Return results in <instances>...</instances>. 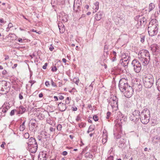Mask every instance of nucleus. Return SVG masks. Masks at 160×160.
Here are the masks:
<instances>
[{
	"instance_id": "obj_19",
	"label": "nucleus",
	"mask_w": 160,
	"mask_h": 160,
	"mask_svg": "<svg viewBox=\"0 0 160 160\" xmlns=\"http://www.w3.org/2000/svg\"><path fill=\"white\" fill-rule=\"evenodd\" d=\"M102 12H98L96 14L95 17V19L97 21L99 20L102 17L103 15Z\"/></svg>"
},
{
	"instance_id": "obj_59",
	"label": "nucleus",
	"mask_w": 160,
	"mask_h": 160,
	"mask_svg": "<svg viewBox=\"0 0 160 160\" xmlns=\"http://www.w3.org/2000/svg\"><path fill=\"white\" fill-rule=\"evenodd\" d=\"M50 131L52 132L54 131L55 129L52 127H51L50 128Z\"/></svg>"
},
{
	"instance_id": "obj_55",
	"label": "nucleus",
	"mask_w": 160,
	"mask_h": 160,
	"mask_svg": "<svg viewBox=\"0 0 160 160\" xmlns=\"http://www.w3.org/2000/svg\"><path fill=\"white\" fill-rule=\"evenodd\" d=\"M7 73V72L6 70H4L2 72V73L3 75H5Z\"/></svg>"
},
{
	"instance_id": "obj_35",
	"label": "nucleus",
	"mask_w": 160,
	"mask_h": 160,
	"mask_svg": "<svg viewBox=\"0 0 160 160\" xmlns=\"http://www.w3.org/2000/svg\"><path fill=\"white\" fill-rule=\"evenodd\" d=\"M47 122L48 123H49V124L52 125L53 124H54L53 121L50 120V119H48L47 120Z\"/></svg>"
},
{
	"instance_id": "obj_30",
	"label": "nucleus",
	"mask_w": 160,
	"mask_h": 160,
	"mask_svg": "<svg viewBox=\"0 0 160 160\" xmlns=\"http://www.w3.org/2000/svg\"><path fill=\"white\" fill-rule=\"evenodd\" d=\"M93 88H91L90 87L88 86V88H86L85 89V91L86 92H91Z\"/></svg>"
},
{
	"instance_id": "obj_18",
	"label": "nucleus",
	"mask_w": 160,
	"mask_h": 160,
	"mask_svg": "<svg viewBox=\"0 0 160 160\" xmlns=\"http://www.w3.org/2000/svg\"><path fill=\"white\" fill-rule=\"evenodd\" d=\"M58 106L59 107V108H60V110L62 111H65L68 107L67 105L66 106L65 104L61 102L59 103L58 104Z\"/></svg>"
},
{
	"instance_id": "obj_14",
	"label": "nucleus",
	"mask_w": 160,
	"mask_h": 160,
	"mask_svg": "<svg viewBox=\"0 0 160 160\" xmlns=\"http://www.w3.org/2000/svg\"><path fill=\"white\" fill-rule=\"evenodd\" d=\"M38 149V145L36 144L35 145H32L28 146V149L29 151L32 153H34L36 152Z\"/></svg>"
},
{
	"instance_id": "obj_49",
	"label": "nucleus",
	"mask_w": 160,
	"mask_h": 160,
	"mask_svg": "<svg viewBox=\"0 0 160 160\" xmlns=\"http://www.w3.org/2000/svg\"><path fill=\"white\" fill-rule=\"evenodd\" d=\"M72 109L73 111H76L78 108L76 107H72Z\"/></svg>"
},
{
	"instance_id": "obj_13",
	"label": "nucleus",
	"mask_w": 160,
	"mask_h": 160,
	"mask_svg": "<svg viewBox=\"0 0 160 160\" xmlns=\"http://www.w3.org/2000/svg\"><path fill=\"white\" fill-rule=\"evenodd\" d=\"M49 137V135L45 131H42L41 133V138H40L39 141L44 142L47 140Z\"/></svg>"
},
{
	"instance_id": "obj_47",
	"label": "nucleus",
	"mask_w": 160,
	"mask_h": 160,
	"mask_svg": "<svg viewBox=\"0 0 160 160\" xmlns=\"http://www.w3.org/2000/svg\"><path fill=\"white\" fill-rule=\"evenodd\" d=\"M54 49V47L52 46V44H51L50 45V47L49 48V50L51 51H52Z\"/></svg>"
},
{
	"instance_id": "obj_33",
	"label": "nucleus",
	"mask_w": 160,
	"mask_h": 160,
	"mask_svg": "<svg viewBox=\"0 0 160 160\" xmlns=\"http://www.w3.org/2000/svg\"><path fill=\"white\" fill-rule=\"evenodd\" d=\"M132 158L131 157L126 156V155H125L123 158V160H132Z\"/></svg>"
},
{
	"instance_id": "obj_58",
	"label": "nucleus",
	"mask_w": 160,
	"mask_h": 160,
	"mask_svg": "<svg viewBox=\"0 0 160 160\" xmlns=\"http://www.w3.org/2000/svg\"><path fill=\"white\" fill-rule=\"evenodd\" d=\"M45 85L46 86H48L49 85V82L48 81H46L45 82Z\"/></svg>"
},
{
	"instance_id": "obj_1",
	"label": "nucleus",
	"mask_w": 160,
	"mask_h": 160,
	"mask_svg": "<svg viewBox=\"0 0 160 160\" xmlns=\"http://www.w3.org/2000/svg\"><path fill=\"white\" fill-rule=\"evenodd\" d=\"M118 87L121 91L123 92L127 98L131 97L133 93L132 87L129 85L127 79L122 78L119 81Z\"/></svg>"
},
{
	"instance_id": "obj_50",
	"label": "nucleus",
	"mask_w": 160,
	"mask_h": 160,
	"mask_svg": "<svg viewBox=\"0 0 160 160\" xmlns=\"http://www.w3.org/2000/svg\"><path fill=\"white\" fill-rule=\"evenodd\" d=\"M51 84L52 85L53 87H56V84L52 80L51 81Z\"/></svg>"
},
{
	"instance_id": "obj_37",
	"label": "nucleus",
	"mask_w": 160,
	"mask_h": 160,
	"mask_svg": "<svg viewBox=\"0 0 160 160\" xmlns=\"http://www.w3.org/2000/svg\"><path fill=\"white\" fill-rule=\"evenodd\" d=\"M62 128V126L61 124H59L57 126V129L58 131H61Z\"/></svg>"
},
{
	"instance_id": "obj_54",
	"label": "nucleus",
	"mask_w": 160,
	"mask_h": 160,
	"mask_svg": "<svg viewBox=\"0 0 160 160\" xmlns=\"http://www.w3.org/2000/svg\"><path fill=\"white\" fill-rule=\"evenodd\" d=\"M8 27L11 28L13 27V25L12 23L10 22L8 26Z\"/></svg>"
},
{
	"instance_id": "obj_26",
	"label": "nucleus",
	"mask_w": 160,
	"mask_h": 160,
	"mask_svg": "<svg viewBox=\"0 0 160 160\" xmlns=\"http://www.w3.org/2000/svg\"><path fill=\"white\" fill-rule=\"evenodd\" d=\"M156 85L157 86V88L160 91V78H159L156 81Z\"/></svg>"
},
{
	"instance_id": "obj_45",
	"label": "nucleus",
	"mask_w": 160,
	"mask_h": 160,
	"mask_svg": "<svg viewBox=\"0 0 160 160\" xmlns=\"http://www.w3.org/2000/svg\"><path fill=\"white\" fill-rule=\"evenodd\" d=\"M81 117L79 115H78L77 117V118H76V120L77 121H78L80 120H81Z\"/></svg>"
},
{
	"instance_id": "obj_46",
	"label": "nucleus",
	"mask_w": 160,
	"mask_h": 160,
	"mask_svg": "<svg viewBox=\"0 0 160 160\" xmlns=\"http://www.w3.org/2000/svg\"><path fill=\"white\" fill-rule=\"evenodd\" d=\"M57 70V68L56 66H54L52 68V71L53 72H56Z\"/></svg>"
},
{
	"instance_id": "obj_61",
	"label": "nucleus",
	"mask_w": 160,
	"mask_h": 160,
	"mask_svg": "<svg viewBox=\"0 0 160 160\" xmlns=\"http://www.w3.org/2000/svg\"><path fill=\"white\" fill-rule=\"evenodd\" d=\"M94 82V81L92 82L91 83V84L89 86L91 88H93V83Z\"/></svg>"
},
{
	"instance_id": "obj_29",
	"label": "nucleus",
	"mask_w": 160,
	"mask_h": 160,
	"mask_svg": "<svg viewBox=\"0 0 160 160\" xmlns=\"http://www.w3.org/2000/svg\"><path fill=\"white\" fill-rule=\"evenodd\" d=\"M79 80L78 78H74L73 79V82L78 85L79 83Z\"/></svg>"
},
{
	"instance_id": "obj_16",
	"label": "nucleus",
	"mask_w": 160,
	"mask_h": 160,
	"mask_svg": "<svg viewBox=\"0 0 160 160\" xmlns=\"http://www.w3.org/2000/svg\"><path fill=\"white\" fill-rule=\"evenodd\" d=\"M47 154L44 152H42L38 156V160H46L47 158Z\"/></svg>"
},
{
	"instance_id": "obj_11",
	"label": "nucleus",
	"mask_w": 160,
	"mask_h": 160,
	"mask_svg": "<svg viewBox=\"0 0 160 160\" xmlns=\"http://www.w3.org/2000/svg\"><path fill=\"white\" fill-rule=\"evenodd\" d=\"M82 2L80 0H75L73 4V10L75 12H77L78 10H80V7Z\"/></svg>"
},
{
	"instance_id": "obj_12",
	"label": "nucleus",
	"mask_w": 160,
	"mask_h": 160,
	"mask_svg": "<svg viewBox=\"0 0 160 160\" xmlns=\"http://www.w3.org/2000/svg\"><path fill=\"white\" fill-rule=\"evenodd\" d=\"M10 108L9 103H4L2 105L0 109L2 110V112H1V115L3 117L5 116V113H6L8 110Z\"/></svg>"
},
{
	"instance_id": "obj_22",
	"label": "nucleus",
	"mask_w": 160,
	"mask_h": 160,
	"mask_svg": "<svg viewBox=\"0 0 160 160\" xmlns=\"http://www.w3.org/2000/svg\"><path fill=\"white\" fill-rule=\"evenodd\" d=\"M18 109L19 113V114H22L23 113H24L26 111L25 108L22 106H20L19 107Z\"/></svg>"
},
{
	"instance_id": "obj_15",
	"label": "nucleus",
	"mask_w": 160,
	"mask_h": 160,
	"mask_svg": "<svg viewBox=\"0 0 160 160\" xmlns=\"http://www.w3.org/2000/svg\"><path fill=\"white\" fill-rule=\"evenodd\" d=\"M28 142H27L28 146L32 145L35 144L38 145L37 143L36 142V140L35 138L33 137H31L28 139Z\"/></svg>"
},
{
	"instance_id": "obj_60",
	"label": "nucleus",
	"mask_w": 160,
	"mask_h": 160,
	"mask_svg": "<svg viewBox=\"0 0 160 160\" xmlns=\"http://www.w3.org/2000/svg\"><path fill=\"white\" fill-rule=\"evenodd\" d=\"M99 3L98 2H96L95 3H94V5L95 6H99Z\"/></svg>"
},
{
	"instance_id": "obj_4",
	"label": "nucleus",
	"mask_w": 160,
	"mask_h": 160,
	"mask_svg": "<svg viewBox=\"0 0 160 160\" xmlns=\"http://www.w3.org/2000/svg\"><path fill=\"white\" fill-rule=\"evenodd\" d=\"M139 116L141 122L146 124L149 122L150 118V111L147 109H145L142 111Z\"/></svg>"
},
{
	"instance_id": "obj_7",
	"label": "nucleus",
	"mask_w": 160,
	"mask_h": 160,
	"mask_svg": "<svg viewBox=\"0 0 160 160\" xmlns=\"http://www.w3.org/2000/svg\"><path fill=\"white\" fill-rule=\"evenodd\" d=\"M9 90L8 87V83L5 81H0V93L5 94L7 93Z\"/></svg>"
},
{
	"instance_id": "obj_56",
	"label": "nucleus",
	"mask_w": 160,
	"mask_h": 160,
	"mask_svg": "<svg viewBox=\"0 0 160 160\" xmlns=\"http://www.w3.org/2000/svg\"><path fill=\"white\" fill-rule=\"evenodd\" d=\"M68 154V152L67 151H64L62 152V154L64 156Z\"/></svg>"
},
{
	"instance_id": "obj_20",
	"label": "nucleus",
	"mask_w": 160,
	"mask_h": 160,
	"mask_svg": "<svg viewBox=\"0 0 160 160\" xmlns=\"http://www.w3.org/2000/svg\"><path fill=\"white\" fill-rule=\"evenodd\" d=\"M150 48L153 52H155L158 49V47L156 44H152L150 46Z\"/></svg>"
},
{
	"instance_id": "obj_17",
	"label": "nucleus",
	"mask_w": 160,
	"mask_h": 160,
	"mask_svg": "<svg viewBox=\"0 0 160 160\" xmlns=\"http://www.w3.org/2000/svg\"><path fill=\"white\" fill-rule=\"evenodd\" d=\"M103 133L102 143L103 144H104L107 140L108 135L106 130H104L103 131Z\"/></svg>"
},
{
	"instance_id": "obj_62",
	"label": "nucleus",
	"mask_w": 160,
	"mask_h": 160,
	"mask_svg": "<svg viewBox=\"0 0 160 160\" xmlns=\"http://www.w3.org/2000/svg\"><path fill=\"white\" fill-rule=\"evenodd\" d=\"M59 98L60 100H62L64 98V97L62 95H60L59 97Z\"/></svg>"
},
{
	"instance_id": "obj_3",
	"label": "nucleus",
	"mask_w": 160,
	"mask_h": 160,
	"mask_svg": "<svg viewBox=\"0 0 160 160\" xmlns=\"http://www.w3.org/2000/svg\"><path fill=\"white\" fill-rule=\"evenodd\" d=\"M138 58L143 65L147 66L149 62L150 54L147 50H142L138 53Z\"/></svg>"
},
{
	"instance_id": "obj_52",
	"label": "nucleus",
	"mask_w": 160,
	"mask_h": 160,
	"mask_svg": "<svg viewBox=\"0 0 160 160\" xmlns=\"http://www.w3.org/2000/svg\"><path fill=\"white\" fill-rule=\"evenodd\" d=\"M5 144H6V143H5V142H2V144L1 145V148H4V145H5Z\"/></svg>"
},
{
	"instance_id": "obj_40",
	"label": "nucleus",
	"mask_w": 160,
	"mask_h": 160,
	"mask_svg": "<svg viewBox=\"0 0 160 160\" xmlns=\"http://www.w3.org/2000/svg\"><path fill=\"white\" fill-rule=\"evenodd\" d=\"M93 118L95 121H97L98 120V117L97 115H94L93 116Z\"/></svg>"
},
{
	"instance_id": "obj_53",
	"label": "nucleus",
	"mask_w": 160,
	"mask_h": 160,
	"mask_svg": "<svg viewBox=\"0 0 160 160\" xmlns=\"http://www.w3.org/2000/svg\"><path fill=\"white\" fill-rule=\"evenodd\" d=\"M130 59H126L124 60V61H123L125 63H127L128 64V62H129V60Z\"/></svg>"
},
{
	"instance_id": "obj_36",
	"label": "nucleus",
	"mask_w": 160,
	"mask_h": 160,
	"mask_svg": "<svg viewBox=\"0 0 160 160\" xmlns=\"http://www.w3.org/2000/svg\"><path fill=\"white\" fill-rule=\"evenodd\" d=\"M23 136L25 139H28L29 137V135L28 133H25Z\"/></svg>"
},
{
	"instance_id": "obj_57",
	"label": "nucleus",
	"mask_w": 160,
	"mask_h": 160,
	"mask_svg": "<svg viewBox=\"0 0 160 160\" xmlns=\"http://www.w3.org/2000/svg\"><path fill=\"white\" fill-rule=\"evenodd\" d=\"M6 22V21H5V22H4L3 18H2L0 19V22L2 23L4 22L5 23Z\"/></svg>"
},
{
	"instance_id": "obj_10",
	"label": "nucleus",
	"mask_w": 160,
	"mask_h": 160,
	"mask_svg": "<svg viewBox=\"0 0 160 160\" xmlns=\"http://www.w3.org/2000/svg\"><path fill=\"white\" fill-rule=\"evenodd\" d=\"M138 19V22L137 24L139 25H144L146 23V19L144 17H142L140 16H139L138 17H136L135 18V20H136V19Z\"/></svg>"
},
{
	"instance_id": "obj_2",
	"label": "nucleus",
	"mask_w": 160,
	"mask_h": 160,
	"mask_svg": "<svg viewBox=\"0 0 160 160\" xmlns=\"http://www.w3.org/2000/svg\"><path fill=\"white\" fill-rule=\"evenodd\" d=\"M159 27L158 21L156 19H152L150 22L148 27L149 35L152 37L156 35L158 32Z\"/></svg>"
},
{
	"instance_id": "obj_27",
	"label": "nucleus",
	"mask_w": 160,
	"mask_h": 160,
	"mask_svg": "<svg viewBox=\"0 0 160 160\" xmlns=\"http://www.w3.org/2000/svg\"><path fill=\"white\" fill-rule=\"evenodd\" d=\"M85 157L86 158H92L93 155L90 152H88L85 153L84 155Z\"/></svg>"
},
{
	"instance_id": "obj_64",
	"label": "nucleus",
	"mask_w": 160,
	"mask_h": 160,
	"mask_svg": "<svg viewBox=\"0 0 160 160\" xmlns=\"http://www.w3.org/2000/svg\"><path fill=\"white\" fill-rule=\"evenodd\" d=\"M108 46L106 45L104 46V50H108Z\"/></svg>"
},
{
	"instance_id": "obj_31",
	"label": "nucleus",
	"mask_w": 160,
	"mask_h": 160,
	"mask_svg": "<svg viewBox=\"0 0 160 160\" xmlns=\"http://www.w3.org/2000/svg\"><path fill=\"white\" fill-rule=\"evenodd\" d=\"M86 125V123L81 122L78 125L79 127L80 128H84L85 127Z\"/></svg>"
},
{
	"instance_id": "obj_48",
	"label": "nucleus",
	"mask_w": 160,
	"mask_h": 160,
	"mask_svg": "<svg viewBox=\"0 0 160 160\" xmlns=\"http://www.w3.org/2000/svg\"><path fill=\"white\" fill-rule=\"evenodd\" d=\"M107 160H113V157L112 156H110L109 157Z\"/></svg>"
},
{
	"instance_id": "obj_43",
	"label": "nucleus",
	"mask_w": 160,
	"mask_h": 160,
	"mask_svg": "<svg viewBox=\"0 0 160 160\" xmlns=\"http://www.w3.org/2000/svg\"><path fill=\"white\" fill-rule=\"evenodd\" d=\"M121 64L124 67H125V66H127L128 65V63H125L123 61H122Z\"/></svg>"
},
{
	"instance_id": "obj_32",
	"label": "nucleus",
	"mask_w": 160,
	"mask_h": 160,
	"mask_svg": "<svg viewBox=\"0 0 160 160\" xmlns=\"http://www.w3.org/2000/svg\"><path fill=\"white\" fill-rule=\"evenodd\" d=\"M31 125L33 127H35L36 125V120L35 119H32L31 120Z\"/></svg>"
},
{
	"instance_id": "obj_8",
	"label": "nucleus",
	"mask_w": 160,
	"mask_h": 160,
	"mask_svg": "<svg viewBox=\"0 0 160 160\" xmlns=\"http://www.w3.org/2000/svg\"><path fill=\"white\" fill-rule=\"evenodd\" d=\"M140 112L138 110H135L129 117L130 120L135 123L138 122L140 117Z\"/></svg>"
},
{
	"instance_id": "obj_63",
	"label": "nucleus",
	"mask_w": 160,
	"mask_h": 160,
	"mask_svg": "<svg viewBox=\"0 0 160 160\" xmlns=\"http://www.w3.org/2000/svg\"><path fill=\"white\" fill-rule=\"evenodd\" d=\"M62 61H63V62H64V63H66L67 62V61L66 60V59L64 58H63L62 59Z\"/></svg>"
},
{
	"instance_id": "obj_28",
	"label": "nucleus",
	"mask_w": 160,
	"mask_h": 160,
	"mask_svg": "<svg viewBox=\"0 0 160 160\" xmlns=\"http://www.w3.org/2000/svg\"><path fill=\"white\" fill-rule=\"evenodd\" d=\"M122 58H123L124 59H130V56H128L127 54L126 53H122Z\"/></svg>"
},
{
	"instance_id": "obj_42",
	"label": "nucleus",
	"mask_w": 160,
	"mask_h": 160,
	"mask_svg": "<svg viewBox=\"0 0 160 160\" xmlns=\"http://www.w3.org/2000/svg\"><path fill=\"white\" fill-rule=\"evenodd\" d=\"M16 111L15 109L12 110L10 112V115L11 116L13 115L14 114L15 111Z\"/></svg>"
},
{
	"instance_id": "obj_5",
	"label": "nucleus",
	"mask_w": 160,
	"mask_h": 160,
	"mask_svg": "<svg viewBox=\"0 0 160 160\" xmlns=\"http://www.w3.org/2000/svg\"><path fill=\"white\" fill-rule=\"evenodd\" d=\"M144 86L147 88H151L153 85L154 79L153 77L150 74L147 75L143 79Z\"/></svg>"
},
{
	"instance_id": "obj_24",
	"label": "nucleus",
	"mask_w": 160,
	"mask_h": 160,
	"mask_svg": "<svg viewBox=\"0 0 160 160\" xmlns=\"http://www.w3.org/2000/svg\"><path fill=\"white\" fill-rule=\"evenodd\" d=\"M8 38H10V39L12 40H15L16 39V36L14 33H9L8 35Z\"/></svg>"
},
{
	"instance_id": "obj_21",
	"label": "nucleus",
	"mask_w": 160,
	"mask_h": 160,
	"mask_svg": "<svg viewBox=\"0 0 160 160\" xmlns=\"http://www.w3.org/2000/svg\"><path fill=\"white\" fill-rule=\"evenodd\" d=\"M58 27L59 28L60 32L61 33H63L65 31L64 26L62 23H59L58 24Z\"/></svg>"
},
{
	"instance_id": "obj_6",
	"label": "nucleus",
	"mask_w": 160,
	"mask_h": 160,
	"mask_svg": "<svg viewBox=\"0 0 160 160\" xmlns=\"http://www.w3.org/2000/svg\"><path fill=\"white\" fill-rule=\"evenodd\" d=\"M132 67L134 72L139 73L142 69V65L140 62L138 60L134 59L131 63Z\"/></svg>"
},
{
	"instance_id": "obj_39",
	"label": "nucleus",
	"mask_w": 160,
	"mask_h": 160,
	"mask_svg": "<svg viewBox=\"0 0 160 160\" xmlns=\"http://www.w3.org/2000/svg\"><path fill=\"white\" fill-rule=\"evenodd\" d=\"M111 114V112H108L107 113L106 118L107 119H109L110 118Z\"/></svg>"
},
{
	"instance_id": "obj_9",
	"label": "nucleus",
	"mask_w": 160,
	"mask_h": 160,
	"mask_svg": "<svg viewBox=\"0 0 160 160\" xmlns=\"http://www.w3.org/2000/svg\"><path fill=\"white\" fill-rule=\"evenodd\" d=\"M118 98L116 96L113 97L110 101V105L114 110H117L118 108Z\"/></svg>"
},
{
	"instance_id": "obj_44",
	"label": "nucleus",
	"mask_w": 160,
	"mask_h": 160,
	"mask_svg": "<svg viewBox=\"0 0 160 160\" xmlns=\"http://www.w3.org/2000/svg\"><path fill=\"white\" fill-rule=\"evenodd\" d=\"M22 93L21 92L19 94V99L20 100L22 99L23 98V97L22 96Z\"/></svg>"
},
{
	"instance_id": "obj_23",
	"label": "nucleus",
	"mask_w": 160,
	"mask_h": 160,
	"mask_svg": "<svg viewBox=\"0 0 160 160\" xmlns=\"http://www.w3.org/2000/svg\"><path fill=\"white\" fill-rule=\"evenodd\" d=\"M155 5L153 3H150L148 7L149 12H150L152 10L155 8Z\"/></svg>"
},
{
	"instance_id": "obj_41",
	"label": "nucleus",
	"mask_w": 160,
	"mask_h": 160,
	"mask_svg": "<svg viewBox=\"0 0 160 160\" xmlns=\"http://www.w3.org/2000/svg\"><path fill=\"white\" fill-rule=\"evenodd\" d=\"M93 8L94 9V11L93 12H96L99 8V6L93 7Z\"/></svg>"
},
{
	"instance_id": "obj_38",
	"label": "nucleus",
	"mask_w": 160,
	"mask_h": 160,
	"mask_svg": "<svg viewBox=\"0 0 160 160\" xmlns=\"http://www.w3.org/2000/svg\"><path fill=\"white\" fill-rule=\"evenodd\" d=\"M25 126H22V125H20L19 127V129L20 131H23L25 129Z\"/></svg>"
},
{
	"instance_id": "obj_25",
	"label": "nucleus",
	"mask_w": 160,
	"mask_h": 160,
	"mask_svg": "<svg viewBox=\"0 0 160 160\" xmlns=\"http://www.w3.org/2000/svg\"><path fill=\"white\" fill-rule=\"evenodd\" d=\"M154 62L156 63L158 66L160 67V59L158 57H155L154 60Z\"/></svg>"
},
{
	"instance_id": "obj_51",
	"label": "nucleus",
	"mask_w": 160,
	"mask_h": 160,
	"mask_svg": "<svg viewBox=\"0 0 160 160\" xmlns=\"http://www.w3.org/2000/svg\"><path fill=\"white\" fill-rule=\"evenodd\" d=\"M29 82L31 83V86H32L34 83L36 82V81L34 80H31Z\"/></svg>"
},
{
	"instance_id": "obj_34",
	"label": "nucleus",
	"mask_w": 160,
	"mask_h": 160,
	"mask_svg": "<svg viewBox=\"0 0 160 160\" xmlns=\"http://www.w3.org/2000/svg\"><path fill=\"white\" fill-rule=\"evenodd\" d=\"M145 36L142 35L141 36V42L143 43L145 41Z\"/></svg>"
}]
</instances>
